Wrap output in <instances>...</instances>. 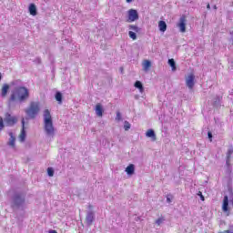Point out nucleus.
I'll return each instance as SVG.
<instances>
[{"instance_id":"1","label":"nucleus","mask_w":233,"mask_h":233,"mask_svg":"<svg viewBox=\"0 0 233 233\" xmlns=\"http://www.w3.org/2000/svg\"><path fill=\"white\" fill-rule=\"evenodd\" d=\"M30 97V91L25 86L15 87L10 94L8 98V104L14 105V103H25Z\"/></svg>"},{"instance_id":"2","label":"nucleus","mask_w":233,"mask_h":233,"mask_svg":"<svg viewBox=\"0 0 233 233\" xmlns=\"http://www.w3.org/2000/svg\"><path fill=\"white\" fill-rule=\"evenodd\" d=\"M44 127L48 136H54L56 128L54 127V122L52 121V115L50 110H44Z\"/></svg>"},{"instance_id":"3","label":"nucleus","mask_w":233,"mask_h":233,"mask_svg":"<svg viewBox=\"0 0 233 233\" xmlns=\"http://www.w3.org/2000/svg\"><path fill=\"white\" fill-rule=\"evenodd\" d=\"M41 111V106L39 102H30L28 108L25 109V114L30 119H35L37 114Z\"/></svg>"},{"instance_id":"4","label":"nucleus","mask_w":233,"mask_h":233,"mask_svg":"<svg viewBox=\"0 0 233 233\" xmlns=\"http://www.w3.org/2000/svg\"><path fill=\"white\" fill-rule=\"evenodd\" d=\"M139 19V14H137V10L130 9L128 11V23H134V21H137Z\"/></svg>"},{"instance_id":"5","label":"nucleus","mask_w":233,"mask_h":233,"mask_svg":"<svg viewBox=\"0 0 233 233\" xmlns=\"http://www.w3.org/2000/svg\"><path fill=\"white\" fill-rule=\"evenodd\" d=\"M5 121L7 125V127H14V125H15V123H17V117L13 116L9 113H6Z\"/></svg>"},{"instance_id":"6","label":"nucleus","mask_w":233,"mask_h":233,"mask_svg":"<svg viewBox=\"0 0 233 233\" xmlns=\"http://www.w3.org/2000/svg\"><path fill=\"white\" fill-rule=\"evenodd\" d=\"M177 26L182 34H185V32H187V16L183 15L180 17Z\"/></svg>"},{"instance_id":"7","label":"nucleus","mask_w":233,"mask_h":233,"mask_svg":"<svg viewBox=\"0 0 233 233\" xmlns=\"http://www.w3.org/2000/svg\"><path fill=\"white\" fill-rule=\"evenodd\" d=\"M194 79H196V76L194 74L188 75L187 78L186 79V85L192 90L194 88Z\"/></svg>"},{"instance_id":"8","label":"nucleus","mask_w":233,"mask_h":233,"mask_svg":"<svg viewBox=\"0 0 233 233\" xmlns=\"http://www.w3.org/2000/svg\"><path fill=\"white\" fill-rule=\"evenodd\" d=\"M25 139H26V131L25 130V118H22V130L19 135V141L23 143L25 142Z\"/></svg>"},{"instance_id":"9","label":"nucleus","mask_w":233,"mask_h":233,"mask_svg":"<svg viewBox=\"0 0 233 233\" xmlns=\"http://www.w3.org/2000/svg\"><path fill=\"white\" fill-rule=\"evenodd\" d=\"M10 91V85L4 84L1 88V97H6L8 92Z\"/></svg>"},{"instance_id":"10","label":"nucleus","mask_w":233,"mask_h":233,"mask_svg":"<svg viewBox=\"0 0 233 233\" xmlns=\"http://www.w3.org/2000/svg\"><path fill=\"white\" fill-rule=\"evenodd\" d=\"M14 201L15 205L16 207H19L20 205H23V203H25V198H23V196H21L20 194H17L15 196Z\"/></svg>"},{"instance_id":"11","label":"nucleus","mask_w":233,"mask_h":233,"mask_svg":"<svg viewBox=\"0 0 233 233\" xmlns=\"http://www.w3.org/2000/svg\"><path fill=\"white\" fill-rule=\"evenodd\" d=\"M95 112L98 117H103V106H101V104H96Z\"/></svg>"},{"instance_id":"12","label":"nucleus","mask_w":233,"mask_h":233,"mask_svg":"<svg viewBox=\"0 0 233 233\" xmlns=\"http://www.w3.org/2000/svg\"><path fill=\"white\" fill-rule=\"evenodd\" d=\"M222 210L223 212H228V196L224 197Z\"/></svg>"},{"instance_id":"13","label":"nucleus","mask_w":233,"mask_h":233,"mask_svg":"<svg viewBox=\"0 0 233 233\" xmlns=\"http://www.w3.org/2000/svg\"><path fill=\"white\" fill-rule=\"evenodd\" d=\"M135 170H136V167L134 166V164H129L126 168V172L127 174H128V176H132Z\"/></svg>"},{"instance_id":"14","label":"nucleus","mask_w":233,"mask_h":233,"mask_svg":"<svg viewBox=\"0 0 233 233\" xmlns=\"http://www.w3.org/2000/svg\"><path fill=\"white\" fill-rule=\"evenodd\" d=\"M134 86L135 88H138L140 94H143L145 92V87H143V84L141 83V81H136Z\"/></svg>"},{"instance_id":"15","label":"nucleus","mask_w":233,"mask_h":233,"mask_svg":"<svg viewBox=\"0 0 233 233\" xmlns=\"http://www.w3.org/2000/svg\"><path fill=\"white\" fill-rule=\"evenodd\" d=\"M29 13L30 15H37V7H35V4H30Z\"/></svg>"},{"instance_id":"16","label":"nucleus","mask_w":233,"mask_h":233,"mask_svg":"<svg viewBox=\"0 0 233 233\" xmlns=\"http://www.w3.org/2000/svg\"><path fill=\"white\" fill-rule=\"evenodd\" d=\"M9 136H10V139H9L8 145L13 148H15V137H14V133L10 132Z\"/></svg>"},{"instance_id":"17","label":"nucleus","mask_w":233,"mask_h":233,"mask_svg":"<svg viewBox=\"0 0 233 233\" xmlns=\"http://www.w3.org/2000/svg\"><path fill=\"white\" fill-rule=\"evenodd\" d=\"M158 28H159L160 32H167V22L160 20L158 22Z\"/></svg>"},{"instance_id":"18","label":"nucleus","mask_w":233,"mask_h":233,"mask_svg":"<svg viewBox=\"0 0 233 233\" xmlns=\"http://www.w3.org/2000/svg\"><path fill=\"white\" fill-rule=\"evenodd\" d=\"M147 137H151L152 141H156L157 139L156 137V133L153 131V129H148L146 133Z\"/></svg>"},{"instance_id":"19","label":"nucleus","mask_w":233,"mask_h":233,"mask_svg":"<svg viewBox=\"0 0 233 233\" xmlns=\"http://www.w3.org/2000/svg\"><path fill=\"white\" fill-rule=\"evenodd\" d=\"M152 66V63H150V60H145L143 62V68L144 70H148V68H150Z\"/></svg>"},{"instance_id":"20","label":"nucleus","mask_w":233,"mask_h":233,"mask_svg":"<svg viewBox=\"0 0 233 233\" xmlns=\"http://www.w3.org/2000/svg\"><path fill=\"white\" fill-rule=\"evenodd\" d=\"M56 99L58 101L59 105L63 103V95L61 94V92H56Z\"/></svg>"},{"instance_id":"21","label":"nucleus","mask_w":233,"mask_h":233,"mask_svg":"<svg viewBox=\"0 0 233 233\" xmlns=\"http://www.w3.org/2000/svg\"><path fill=\"white\" fill-rule=\"evenodd\" d=\"M168 65L171 66L173 72L176 71V61L174 60V58H171L168 60Z\"/></svg>"},{"instance_id":"22","label":"nucleus","mask_w":233,"mask_h":233,"mask_svg":"<svg viewBox=\"0 0 233 233\" xmlns=\"http://www.w3.org/2000/svg\"><path fill=\"white\" fill-rule=\"evenodd\" d=\"M128 35H129L130 39H133V41H136L137 39V35H136V33L134 31H129Z\"/></svg>"},{"instance_id":"23","label":"nucleus","mask_w":233,"mask_h":233,"mask_svg":"<svg viewBox=\"0 0 233 233\" xmlns=\"http://www.w3.org/2000/svg\"><path fill=\"white\" fill-rule=\"evenodd\" d=\"M86 221L87 223H92V221H94V213H89L86 216Z\"/></svg>"},{"instance_id":"24","label":"nucleus","mask_w":233,"mask_h":233,"mask_svg":"<svg viewBox=\"0 0 233 233\" xmlns=\"http://www.w3.org/2000/svg\"><path fill=\"white\" fill-rule=\"evenodd\" d=\"M232 154H233V147H231L228 152H227V158L230 159V157H232Z\"/></svg>"},{"instance_id":"25","label":"nucleus","mask_w":233,"mask_h":233,"mask_svg":"<svg viewBox=\"0 0 233 233\" xmlns=\"http://www.w3.org/2000/svg\"><path fill=\"white\" fill-rule=\"evenodd\" d=\"M129 30H133V32H139V27L137 25H129Z\"/></svg>"},{"instance_id":"26","label":"nucleus","mask_w":233,"mask_h":233,"mask_svg":"<svg viewBox=\"0 0 233 233\" xmlns=\"http://www.w3.org/2000/svg\"><path fill=\"white\" fill-rule=\"evenodd\" d=\"M47 174H48L49 177H54V168L48 167Z\"/></svg>"},{"instance_id":"27","label":"nucleus","mask_w":233,"mask_h":233,"mask_svg":"<svg viewBox=\"0 0 233 233\" xmlns=\"http://www.w3.org/2000/svg\"><path fill=\"white\" fill-rule=\"evenodd\" d=\"M3 128H5V122L3 120V117L0 116V132L1 130H3Z\"/></svg>"},{"instance_id":"28","label":"nucleus","mask_w":233,"mask_h":233,"mask_svg":"<svg viewBox=\"0 0 233 233\" xmlns=\"http://www.w3.org/2000/svg\"><path fill=\"white\" fill-rule=\"evenodd\" d=\"M125 130H130V123L128 121H126L124 124Z\"/></svg>"},{"instance_id":"29","label":"nucleus","mask_w":233,"mask_h":233,"mask_svg":"<svg viewBox=\"0 0 233 233\" xmlns=\"http://www.w3.org/2000/svg\"><path fill=\"white\" fill-rule=\"evenodd\" d=\"M164 221H165V218H159L157 219L156 223H157V225H161V223H163Z\"/></svg>"},{"instance_id":"30","label":"nucleus","mask_w":233,"mask_h":233,"mask_svg":"<svg viewBox=\"0 0 233 233\" xmlns=\"http://www.w3.org/2000/svg\"><path fill=\"white\" fill-rule=\"evenodd\" d=\"M198 196H199L201 201H205V197L203 196V193L201 191H198Z\"/></svg>"},{"instance_id":"31","label":"nucleus","mask_w":233,"mask_h":233,"mask_svg":"<svg viewBox=\"0 0 233 233\" xmlns=\"http://www.w3.org/2000/svg\"><path fill=\"white\" fill-rule=\"evenodd\" d=\"M208 139H209L210 143H212V132L208 131Z\"/></svg>"},{"instance_id":"32","label":"nucleus","mask_w":233,"mask_h":233,"mask_svg":"<svg viewBox=\"0 0 233 233\" xmlns=\"http://www.w3.org/2000/svg\"><path fill=\"white\" fill-rule=\"evenodd\" d=\"M116 119L118 121H121V113H119V112L116 113Z\"/></svg>"},{"instance_id":"33","label":"nucleus","mask_w":233,"mask_h":233,"mask_svg":"<svg viewBox=\"0 0 233 233\" xmlns=\"http://www.w3.org/2000/svg\"><path fill=\"white\" fill-rule=\"evenodd\" d=\"M226 164L228 167H230V158H227Z\"/></svg>"},{"instance_id":"34","label":"nucleus","mask_w":233,"mask_h":233,"mask_svg":"<svg viewBox=\"0 0 233 233\" xmlns=\"http://www.w3.org/2000/svg\"><path fill=\"white\" fill-rule=\"evenodd\" d=\"M207 8H208V10H210V4L207 5Z\"/></svg>"},{"instance_id":"35","label":"nucleus","mask_w":233,"mask_h":233,"mask_svg":"<svg viewBox=\"0 0 233 233\" xmlns=\"http://www.w3.org/2000/svg\"><path fill=\"white\" fill-rule=\"evenodd\" d=\"M49 233H57L56 230H50Z\"/></svg>"},{"instance_id":"36","label":"nucleus","mask_w":233,"mask_h":233,"mask_svg":"<svg viewBox=\"0 0 233 233\" xmlns=\"http://www.w3.org/2000/svg\"><path fill=\"white\" fill-rule=\"evenodd\" d=\"M167 203H171L172 200H170L169 198H167Z\"/></svg>"},{"instance_id":"37","label":"nucleus","mask_w":233,"mask_h":233,"mask_svg":"<svg viewBox=\"0 0 233 233\" xmlns=\"http://www.w3.org/2000/svg\"><path fill=\"white\" fill-rule=\"evenodd\" d=\"M3 79V75L0 73V81Z\"/></svg>"},{"instance_id":"38","label":"nucleus","mask_w":233,"mask_h":233,"mask_svg":"<svg viewBox=\"0 0 233 233\" xmlns=\"http://www.w3.org/2000/svg\"><path fill=\"white\" fill-rule=\"evenodd\" d=\"M127 3H132V0H127Z\"/></svg>"},{"instance_id":"39","label":"nucleus","mask_w":233,"mask_h":233,"mask_svg":"<svg viewBox=\"0 0 233 233\" xmlns=\"http://www.w3.org/2000/svg\"><path fill=\"white\" fill-rule=\"evenodd\" d=\"M214 8H215V10H217V9H218V7H217L216 5L214 6Z\"/></svg>"},{"instance_id":"40","label":"nucleus","mask_w":233,"mask_h":233,"mask_svg":"<svg viewBox=\"0 0 233 233\" xmlns=\"http://www.w3.org/2000/svg\"><path fill=\"white\" fill-rule=\"evenodd\" d=\"M120 71L123 72V67L120 68Z\"/></svg>"}]
</instances>
